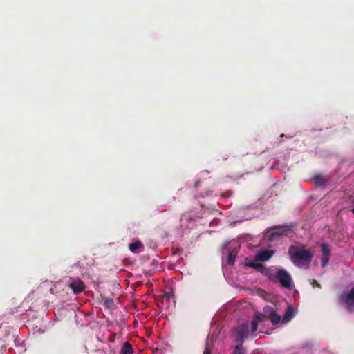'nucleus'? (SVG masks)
Wrapping results in <instances>:
<instances>
[{
    "instance_id": "10",
    "label": "nucleus",
    "mask_w": 354,
    "mask_h": 354,
    "mask_svg": "<svg viewBox=\"0 0 354 354\" xmlns=\"http://www.w3.org/2000/svg\"><path fill=\"white\" fill-rule=\"evenodd\" d=\"M295 315V312L292 306H288L286 308L284 315L282 317L283 323H288L293 319Z\"/></svg>"
},
{
    "instance_id": "9",
    "label": "nucleus",
    "mask_w": 354,
    "mask_h": 354,
    "mask_svg": "<svg viewBox=\"0 0 354 354\" xmlns=\"http://www.w3.org/2000/svg\"><path fill=\"white\" fill-rule=\"evenodd\" d=\"M274 254V250H261L259 252L256 257L255 259L259 261H268Z\"/></svg>"
},
{
    "instance_id": "25",
    "label": "nucleus",
    "mask_w": 354,
    "mask_h": 354,
    "mask_svg": "<svg viewBox=\"0 0 354 354\" xmlns=\"http://www.w3.org/2000/svg\"><path fill=\"white\" fill-rule=\"evenodd\" d=\"M352 213L354 214V208L352 209Z\"/></svg>"
},
{
    "instance_id": "4",
    "label": "nucleus",
    "mask_w": 354,
    "mask_h": 354,
    "mask_svg": "<svg viewBox=\"0 0 354 354\" xmlns=\"http://www.w3.org/2000/svg\"><path fill=\"white\" fill-rule=\"evenodd\" d=\"M340 301L345 304L350 313L354 311V286L348 293H343L341 295Z\"/></svg>"
},
{
    "instance_id": "15",
    "label": "nucleus",
    "mask_w": 354,
    "mask_h": 354,
    "mask_svg": "<svg viewBox=\"0 0 354 354\" xmlns=\"http://www.w3.org/2000/svg\"><path fill=\"white\" fill-rule=\"evenodd\" d=\"M313 180L317 186H322L324 185L326 183V180L322 175H316L314 176Z\"/></svg>"
},
{
    "instance_id": "7",
    "label": "nucleus",
    "mask_w": 354,
    "mask_h": 354,
    "mask_svg": "<svg viewBox=\"0 0 354 354\" xmlns=\"http://www.w3.org/2000/svg\"><path fill=\"white\" fill-rule=\"evenodd\" d=\"M68 286L73 290L75 295L82 292L85 289L84 282L80 279H71L68 283Z\"/></svg>"
},
{
    "instance_id": "13",
    "label": "nucleus",
    "mask_w": 354,
    "mask_h": 354,
    "mask_svg": "<svg viewBox=\"0 0 354 354\" xmlns=\"http://www.w3.org/2000/svg\"><path fill=\"white\" fill-rule=\"evenodd\" d=\"M320 247L322 254L324 257H330L331 250L328 244L322 243Z\"/></svg>"
},
{
    "instance_id": "16",
    "label": "nucleus",
    "mask_w": 354,
    "mask_h": 354,
    "mask_svg": "<svg viewBox=\"0 0 354 354\" xmlns=\"http://www.w3.org/2000/svg\"><path fill=\"white\" fill-rule=\"evenodd\" d=\"M236 257V251L229 250L228 255H227V263L230 265H233L234 263Z\"/></svg>"
},
{
    "instance_id": "20",
    "label": "nucleus",
    "mask_w": 354,
    "mask_h": 354,
    "mask_svg": "<svg viewBox=\"0 0 354 354\" xmlns=\"http://www.w3.org/2000/svg\"><path fill=\"white\" fill-rule=\"evenodd\" d=\"M312 286L315 288V287H317V288H321V285L320 283L317 281V280H313V282H312Z\"/></svg>"
},
{
    "instance_id": "22",
    "label": "nucleus",
    "mask_w": 354,
    "mask_h": 354,
    "mask_svg": "<svg viewBox=\"0 0 354 354\" xmlns=\"http://www.w3.org/2000/svg\"><path fill=\"white\" fill-rule=\"evenodd\" d=\"M113 300H112V299L107 300V301H105V304H106V306H108V307H109V306H110L111 304H113Z\"/></svg>"
},
{
    "instance_id": "8",
    "label": "nucleus",
    "mask_w": 354,
    "mask_h": 354,
    "mask_svg": "<svg viewBox=\"0 0 354 354\" xmlns=\"http://www.w3.org/2000/svg\"><path fill=\"white\" fill-rule=\"evenodd\" d=\"M246 266L255 269L257 271L261 274L268 276L270 279H272V274H270V269L266 268L264 265L260 263L248 262Z\"/></svg>"
},
{
    "instance_id": "1",
    "label": "nucleus",
    "mask_w": 354,
    "mask_h": 354,
    "mask_svg": "<svg viewBox=\"0 0 354 354\" xmlns=\"http://www.w3.org/2000/svg\"><path fill=\"white\" fill-rule=\"evenodd\" d=\"M288 254L295 266L301 267L300 261H307L309 263L313 258V254L307 250H298L295 246L288 248Z\"/></svg>"
},
{
    "instance_id": "14",
    "label": "nucleus",
    "mask_w": 354,
    "mask_h": 354,
    "mask_svg": "<svg viewBox=\"0 0 354 354\" xmlns=\"http://www.w3.org/2000/svg\"><path fill=\"white\" fill-rule=\"evenodd\" d=\"M268 318V315L264 312L263 313L256 312L253 315V319H254L257 322H263Z\"/></svg>"
},
{
    "instance_id": "17",
    "label": "nucleus",
    "mask_w": 354,
    "mask_h": 354,
    "mask_svg": "<svg viewBox=\"0 0 354 354\" xmlns=\"http://www.w3.org/2000/svg\"><path fill=\"white\" fill-rule=\"evenodd\" d=\"M234 354H245V351L242 347V344H240V346H235Z\"/></svg>"
},
{
    "instance_id": "6",
    "label": "nucleus",
    "mask_w": 354,
    "mask_h": 354,
    "mask_svg": "<svg viewBox=\"0 0 354 354\" xmlns=\"http://www.w3.org/2000/svg\"><path fill=\"white\" fill-rule=\"evenodd\" d=\"M263 312L268 315V318L270 320L273 326H276L282 322L281 317L276 313V310L270 306L263 308Z\"/></svg>"
},
{
    "instance_id": "3",
    "label": "nucleus",
    "mask_w": 354,
    "mask_h": 354,
    "mask_svg": "<svg viewBox=\"0 0 354 354\" xmlns=\"http://www.w3.org/2000/svg\"><path fill=\"white\" fill-rule=\"evenodd\" d=\"M292 225H279L273 228L274 231L271 232L268 236V241L272 242L277 240L278 238L287 235L288 232L292 231Z\"/></svg>"
},
{
    "instance_id": "11",
    "label": "nucleus",
    "mask_w": 354,
    "mask_h": 354,
    "mask_svg": "<svg viewBox=\"0 0 354 354\" xmlns=\"http://www.w3.org/2000/svg\"><path fill=\"white\" fill-rule=\"evenodd\" d=\"M141 248H143V245L140 241H136L133 243L129 244V250L134 253L138 252Z\"/></svg>"
},
{
    "instance_id": "5",
    "label": "nucleus",
    "mask_w": 354,
    "mask_h": 354,
    "mask_svg": "<svg viewBox=\"0 0 354 354\" xmlns=\"http://www.w3.org/2000/svg\"><path fill=\"white\" fill-rule=\"evenodd\" d=\"M236 338L235 342L237 343L243 344L244 339L248 335V324L243 323L238 326L236 329Z\"/></svg>"
},
{
    "instance_id": "18",
    "label": "nucleus",
    "mask_w": 354,
    "mask_h": 354,
    "mask_svg": "<svg viewBox=\"0 0 354 354\" xmlns=\"http://www.w3.org/2000/svg\"><path fill=\"white\" fill-rule=\"evenodd\" d=\"M258 324L259 322H257L254 319H252V321L251 322V331L252 332H256L258 328Z\"/></svg>"
},
{
    "instance_id": "12",
    "label": "nucleus",
    "mask_w": 354,
    "mask_h": 354,
    "mask_svg": "<svg viewBox=\"0 0 354 354\" xmlns=\"http://www.w3.org/2000/svg\"><path fill=\"white\" fill-rule=\"evenodd\" d=\"M121 354H133V351L131 344L129 342H125L122 347Z\"/></svg>"
},
{
    "instance_id": "21",
    "label": "nucleus",
    "mask_w": 354,
    "mask_h": 354,
    "mask_svg": "<svg viewBox=\"0 0 354 354\" xmlns=\"http://www.w3.org/2000/svg\"><path fill=\"white\" fill-rule=\"evenodd\" d=\"M115 333H112L110 337H109V341H111V342H114L115 340Z\"/></svg>"
},
{
    "instance_id": "24",
    "label": "nucleus",
    "mask_w": 354,
    "mask_h": 354,
    "mask_svg": "<svg viewBox=\"0 0 354 354\" xmlns=\"http://www.w3.org/2000/svg\"><path fill=\"white\" fill-rule=\"evenodd\" d=\"M165 297L169 299V293H165Z\"/></svg>"
},
{
    "instance_id": "19",
    "label": "nucleus",
    "mask_w": 354,
    "mask_h": 354,
    "mask_svg": "<svg viewBox=\"0 0 354 354\" xmlns=\"http://www.w3.org/2000/svg\"><path fill=\"white\" fill-rule=\"evenodd\" d=\"M330 257H324L322 259V266L325 267L329 262Z\"/></svg>"
},
{
    "instance_id": "2",
    "label": "nucleus",
    "mask_w": 354,
    "mask_h": 354,
    "mask_svg": "<svg viewBox=\"0 0 354 354\" xmlns=\"http://www.w3.org/2000/svg\"><path fill=\"white\" fill-rule=\"evenodd\" d=\"M272 280L276 279L278 280L281 286L283 288L291 289L292 279L290 274L284 269H278L275 275L272 276Z\"/></svg>"
},
{
    "instance_id": "23",
    "label": "nucleus",
    "mask_w": 354,
    "mask_h": 354,
    "mask_svg": "<svg viewBox=\"0 0 354 354\" xmlns=\"http://www.w3.org/2000/svg\"><path fill=\"white\" fill-rule=\"evenodd\" d=\"M203 354H212L211 350L209 348L206 347L205 349L204 350Z\"/></svg>"
}]
</instances>
